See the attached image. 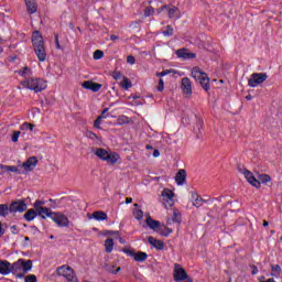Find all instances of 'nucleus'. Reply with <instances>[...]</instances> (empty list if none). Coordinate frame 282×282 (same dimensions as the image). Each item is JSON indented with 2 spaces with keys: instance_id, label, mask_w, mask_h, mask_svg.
<instances>
[{
  "instance_id": "f257e3e1",
  "label": "nucleus",
  "mask_w": 282,
  "mask_h": 282,
  "mask_svg": "<svg viewBox=\"0 0 282 282\" xmlns=\"http://www.w3.org/2000/svg\"><path fill=\"white\" fill-rule=\"evenodd\" d=\"M31 43L33 45L35 56L40 63H45V61H47V52L45 51V41L43 40V34H41V31L33 32Z\"/></svg>"
},
{
  "instance_id": "f03ea898",
  "label": "nucleus",
  "mask_w": 282,
  "mask_h": 282,
  "mask_svg": "<svg viewBox=\"0 0 282 282\" xmlns=\"http://www.w3.org/2000/svg\"><path fill=\"white\" fill-rule=\"evenodd\" d=\"M21 85L22 87H25V89H30L35 94H41V91H45V89H47V83H45V80L40 78L25 79L21 82Z\"/></svg>"
},
{
  "instance_id": "7ed1b4c3",
  "label": "nucleus",
  "mask_w": 282,
  "mask_h": 282,
  "mask_svg": "<svg viewBox=\"0 0 282 282\" xmlns=\"http://www.w3.org/2000/svg\"><path fill=\"white\" fill-rule=\"evenodd\" d=\"M47 217L56 224L57 228H69V218H67L65 214L50 210L45 219H47Z\"/></svg>"
},
{
  "instance_id": "20e7f679",
  "label": "nucleus",
  "mask_w": 282,
  "mask_h": 282,
  "mask_svg": "<svg viewBox=\"0 0 282 282\" xmlns=\"http://www.w3.org/2000/svg\"><path fill=\"white\" fill-rule=\"evenodd\" d=\"M192 76L202 85L204 90L208 91L210 89V78L206 73L202 72L199 67H194L192 69Z\"/></svg>"
},
{
  "instance_id": "39448f33",
  "label": "nucleus",
  "mask_w": 282,
  "mask_h": 282,
  "mask_svg": "<svg viewBox=\"0 0 282 282\" xmlns=\"http://www.w3.org/2000/svg\"><path fill=\"white\" fill-rule=\"evenodd\" d=\"M95 155L99 158V160H102L104 162H107L108 164H116L119 160L118 153L108 152L107 150L102 148H97L95 150Z\"/></svg>"
},
{
  "instance_id": "423d86ee",
  "label": "nucleus",
  "mask_w": 282,
  "mask_h": 282,
  "mask_svg": "<svg viewBox=\"0 0 282 282\" xmlns=\"http://www.w3.org/2000/svg\"><path fill=\"white\" fill-rule=\"evenodd\" d=\"M23 262L21 259L13 263H10V274H13L15 279H25V273H23Z\"/></svg>"
},
{
  "instance_id": "0eeeda50",
  "label": "nucleus",
  "mask_w": 282,
  "mask_h": 282,
  "mask_svg": "<svg viewBox=\"0 0 282 282\" xmlns=\"http://www.w3.org/2000/svg\"><path fill=\"white\" fill-rule=\"evenodd\" d=\"M268 80V74L265 73H253L251 78L248 79L249 87H257Z\"/></svg>"
},
{
  "instance_id": "6e6552de",
  "label": "nucleus",
  "mask_w": 282,
  "mask_h": 282,
  "mask_svg": "<svg viewBox=\"0 0 282 282\" xmlns=\"http://www.w3.org/2000/svg\"><path fill=\"white\" fill-rule=\"evenodd\" d=\"M122 252L128 257H132L138 263H142L149 259V254L144 251H133L131 249H123Z\"/></svg>"
},
{
  "instance_id": "1a4fd4ad",
  "label": "nucleus",
  "mask_w": 282,
  "mask_h": 282,
  "mask_svg": "<svg viewBox=\"0 0 282 282\" xmlns=\"http://www.w3.org/2000/svg\"><path fill=\"white\" fill-rule=\"evenodd\" d=\"M9 208L10 213H25L28 210V203H25V199H15L11 202Z\"/></svg>"
},
{
  "instance_id": "9d476101",
  "label": "nucleus",
  "mask_w": 282,
  "mask_h": 282,
  "mask_svg": "<svg viewBox=\"0 0 282 282\" xmlns=\"http://www.w3.org/2000/svg\"><path fill=\"white\" fill-rule=\"evenodd\" d=\"M188 279V273L186 272V269L182 267V264L175 263L174 264V281L175 282H182L186 281Z\"/></svg>"
},
{
  "instance_id": "9b49d317",
  "label": "nucleus",
  "mask_w": 282,
  "mask_h": 282,
  "mask_svg": "<svg viewBox=\"0 0 282 282\" xmlns=\"http://www.w3.org/2000/svg\"><path fill=\"white\" fill-rule=\"evenodd\" d=\"M39 164V159L36 156H30L22 165H18V169L23 171V173H29L30 171H34Z\"/></svg>"
},
{
  "instance_id": "f8f14e48",
  "label": "nucleus",
  "mask_w": 282,
  "mask_h": 282,
  "mask_svg": "<svg viewBox=\"0 0 282 282\" xmlns=\"http://www.w3.org/2000/svg\"><path fill=\"white\" fill-rule=\"evenodd\" d=\"M43 206H45V202L41 199H36L33 204L34 209L39 213V217L45 219V216L50 212V208Z\"/></svg>"
},
{
  "instance_id": "ddd939ff",
  "label": "nucleus",
  "mask_w": 282,
  "mask_h": 282,
  "mask_svg": "<svg viewBox=\"0 0 282 282\" xmlns=\"http://www.w3.org/2000/svg\"><path fill=\"white\" fill-rule=\"evenodd\" d=\"M181 89L185 96H193V84L188 77H184L181 82Z\"/></svg>"
},
{
  "instance_id": "4468645a",
  "label": "nucleus",
  "mask_w": 282,
  "mask_h": 282,
  "mask_svg": "<svg viewBox=\"0 0 282 282\" xmlns=\"http://www.w3.org/2000/svg\"><path fill=\"white\" fill-rule=\"evenodd\" d=\"M6 172L18 173V175H25V172L19 169V166L0 164V175H3Z\"/></svg>"
},
{
  "instance_id": "2eb2a0df",
  "label": "nucleus",
  "mask_w": 282,
  "mask_h": 282,
  "mask_svg": "<svg viewBox=\"0 0 282 282\" xmlns=\"http://www.w3.org/2000/svg\"><path fill=\"white\" fill-rule=\"evenodd\" d=\"M176 56L183 58L184 61H191L197 58V54L188 52V48H180L176 51Z\"/></svg>"
},
{
  "instance_id": "dca6fc26",
  "label": "nucleus",
  "mask_w": 282,
  "mask_h": 282,
  "mask_svg": "<svg viewBox=\"0 0 282 282\" xmlns=\"http://www.w3.org/2000/svg\"><path fill=\"white\" fill-rule=\"evenodd\" d=\"M162 197L165 198V207H170L173 206L174 202H173V197H175V193L173 191H171L170 188H164L162 192Z\"/></svg>"
},
{
  "instance_id": "f3484780",
  "label": "nucleus",
  "mask_w": 282,
  "mask_h": 282,
  "mask_svg": "<svg viewBox=\"0 0 282 282\" xmlns=\"http://www.w3.org/2000/svg\"><path fill=\"white\" fill-rule=\"evenodd\" d=\"M243 175L247 182L251 184V186H254V188H261V182H259V180L254 177V174H252V172H250L249 170H245Z\"/></svg>"
},
{
  "instance_id": "a211bd4d",
  "label": "nucleus",
  "mask_w": 282,
  "mask_h": 282,
  "mask_svg": "<svg viewBox=\"0 0 282 282\" xmlns=\"http://www.w3.org/2000/svg\"><path fill=\"white\" fill-rule=\"evenodd\" d=\"M82 87L84 89H89L90 91L97 93L100 91V89H102V85L98 84V83H94L91 80H86L82 84Z\"/></svg>"
},
{
  "instance_id": "6ab92c4d",
  "label": "nucleus",
  "mask_w": 282,
  "mask_h": 282,
  "mask_svg": "<svg viewBox=\"0 0 282 282\" xmlns=\"http://www.w3.org/2000/svg\"><path fill=\"white\" fill-rule=\"evenodd\" d=\"M148 243H150V246H153L155 250H164V241L158 240L153 236L148 237Z\"/></svg>"
},
{
  "instance_id": "aec40b11",
  "label": "nucleus",
  "mask_w": 282,
  "mask_h": 282,
  "mask_svg": "<svg viewBox=\"0 0 282 282\" xmlns=\"http://www.w3.org/2000/svg\"><path fill=\"white\" fill-rule=\"evenodd\" d=\"M191 202L193 206H195L196 208H199L204 204V198H202V196H199L197 192H192Z\"/></svg>"
},
{
  "instance_id": "412c9836",
  "label": "nucleus",
  "mask_w": 282,
  "mask_h": 282,
  "mask_svg": "<svg viewBox=\"0 0 282 282\" xmlns=\"http://www.w3.org/2000/svg\"><path fill=\"white\" fill-rule=\"evenodd\" d=\"M175 182L177 186H184V183L186 182V170H178L175 176Z\"/></svg>"
},
{
  "instance_id": "4be33fe9",
  "label": "nucleus",
  "mask_w": 282,
  "mask_h": 282,
  "mask_svg": "<svg viewBox=\"0 0 282 282\" xmlns=\"http://www.w3.org/2000/svg\"><path fill=\"white\" fill-rule=\"evenodd\" d=\"M0 274H2V276L10 274V261L0 260Z\"/></svg>"
},
{
  "instance_id": "5701e85b",
  "label": "nucleus",
  "mask_w": 282,
  "mask_h": 282,
  "mask_svg": "<svg viewBox=\"0 0 282 282\" xmlns=\"http://www.w3.org/2000/svg\"><path fill=\"white\" fill-rule=\"evenodd\" d=\"M26 6V11L29 14H36V10H39V6L36 4V0L24 1Z\"/></svg>"
},
{
  "instance_id": "b1692460",
  "label": "nucleus",
  "mask_w": 282,
  "mask_h": 282,
  "mask_svg": "<svg viewBox=\"0 0 282 282\" xmlns=\"http://www.w3.org/2000/svg\"><path fill=\"white\" fill-rule=\"evenodd\" d=\"M161 10H167V15L169 19H175V17H177V14H180V9L177 7H167V6H163L161 8Z\"/></svg>"
},
{
  "instance_id": "393cba45",
  "label": "nucleus",
  "mask_w": 282,
  "mask_h": 282,
  "mask_svg": "<svg viewBox=\"0 0 282 282\" xmlns=\"http://www.w3.org/2000/svg\"><path fill=\"white\" fill-rule=\"evenodd\" d=\"M36 217H39V212L34 208L29 209L24 214L25 221H34V219H36Z\"/></svg>"
},
{
  "instance_id": "a878e982",
  "label": "nucleus",
  "mask_w": 282,
  "mask_h": 282,
  "mask_svg": "<svg viewBox=\"0 0 282 282\" xmlns=\"http://www.w3.org/2000/svg\"><path fill=\"white\" fill-rule=\"evenodd\" d=\"M145 224L151 230H158V228H160V221L154 220L151 216H149V214L148 218L145 219Z\"/></svg>"
},
{
  "instance_id": "bb28decb",
  "label": "nucleus",
  "mask_w": 282,
  "mask_h": 282,
  "mask_svg": "<svg viewBox=\"0 0 282 282\" xmlns=\"http://www.w3.org/2000/svg\"><path fill=\"white\" fill-rule=\"evenodd\" d=\"M93 219H96V221H107L109 216L105 212L97 210L93 213Z\"/></svg>"
},
{
  "instance_id": "cd10ccee",
  "label": "nucleus",
  "mask_w": 282,
  "mask_h": 282,
  "mask_svg": "<svg viewBox=\"0 0 282 282\" xmlns=\"http://www.w3.org/2000/svg\"><path fill=\"white\" fill-rule=\"evenodd\" d=\"M56 272H57V276H66L68 274V272H72V267L67 265V264H64L62 267H58L56 269Z\"/></svg>"
},
{
  "instance_id": "c85d7f7f",
  "label": "nucleus",
  "mask_w": 282,
  "mask_h": 282,
  "mask_svg": "<svg viewBox=\"0 0 282 282\" xmlns=\"http://www.w3.org/2000/svg\"><path fill=\"white\" fill-rule=\"evenodd\" d=\"M22 261V273L25 275L32 270V260L20 259Z\"/></svg>"
},
{
  "instance_id": "c756f323",
  "label": "nucleus",
  "mask_w": 282,
  "mask_h": 282,
  "mask_svg": "<svg viewBox=\"0 0 282 282\" xmlns=\"http://www.w3.org/2000/svg\"><path fill=\"white\" fill-rule=\"evenodd\" d=\"M10 215V206L8 204H0V217H8Z\"/></svg>"
},
{
  "instance_id": "7c9ffc66",
  "label": "nucleus",
  "mask_w": 282,
  "mask_h": 282,
  "mask_svg": "<svg viewBox=\"0 0 282 282\" xmlns=\"http://www.w3.org/2000/svg\"><path fill=\"white\" fill-rule=\"evenodd\" d=\"M174 32L175 31L173 30V26L166 25L162 29L161 34H163V36H165V37H171V36H173Z\"/></svg>"
},
{
  "instance_id": "2f4dec72",
  "label": "nucleus",
  "mask_w": 282,
  "mask_h": 282,
  "mask_svg": "<svg viewBox=\"0 0 282 282\" xmlns=\"http://www.w3.org/2000/svg\"><path fill=\"white\" fill-rule=\"evenodd\" d=\"M105 248L108 254H111V252H113V240L111 238L106 239Z\"/></svg>"
},
{
  "instance_id": "473e14b6",
  "label": "nucleus",
  "mask_w": 282,
  "mask_h": 282,
  "mask_svg": "<svg viewBox=\"0 0 282 282\" xmlns=\"http://www.w3.org/2000/svg\"><path fill=\"white\" fill-rule=\"evenodd\" d=\"M271 276H275V278L281 276V265L279 264L271 265Z\"/></svg>"
},
{
  "instance_id": "72a5a7b5",
  "label": "nucleus",
  "mask_w": 282,
  "mask_h": 282,
  "mask_svg": "<svg viewBox=\"0 0 282 282\" xmlns=\"http://www.w3.org/2000/svg\"><path fill=\"white\" fill-rule=\"evenodd\" d=\"M119 85L122 87V89H131L133 87V84L129 77H123V80Z\"/></svg>"
},
{
  "instance_id": "f704fd0d",
  "label": "nucleus",
  "mask_w": 282,
  "mask_h": 282,
  "mask_svg": "<svg viewBox=\"0 0 282 282\" xmlns=\"http://www.w3.org/2000/svg\"><path fill=\"white\" fill-rule=\"evenodd\" d=\"M271 181H272V177H270V175H268V174H260L258 176V182H260V185L268 184V182H271Z\"/></svg>"
},
{
  "instance_id": "c9c22d12",
  "label": "nucleus",
  "mask_w": 282,
  "mask_h": 282,
  "mask_svg": "<svg viewBox=\"0 0 282 282\" xmlns=\"http://www.w3.org/2000/svg\"><path fill=\"white\" fill-rule=\"evenodd\" d=\"M133 217L137 221H142V219H144V212L142 209H134Z\"/></svg>"
},
{
  "instance_id": "e433bc0d",
  "label": "nucleus",
  "mask_w": 282,
  "mask_h": 282,
  "mask_svg": "<svg viewBox=\"0 0 282 282\" xmlns=\"http://www.w3.org/2000/svg\"><path fill=\"white\" fill-rule=\"evenodd\" d=\"M64 278L68 281V282H78V279L76 278V273H74V270L70 269V272H68V274L64 275Z\"/></svg>"
},
{
  "instance_id": "4c0bfd02",
  "label": "nucleus",
  "mask_w": 282,
  "mask_h": 282,
  "mask_svg": "<svg viewBox=\"0 0 282 282\" xmlns=\"http://www.w3.org/2000/svg\"><path fill=\"white\" fill-rule=\"evenodd\" d=\"M104 119H107V116H99L96 118V120L94 121L95 129H102L100 124H102Z\"/></svg>"
},
{
  "instance_id": "58836bf2",
  "label": "nucleus",
  "mask_w": 282,
  "mask_h": 282,
  "mask_svg": "<svg viewBox=\"0 0 282 282\" xmlns=\"http://www.w3.org/2000/svg\"><path fill=\"white\" fill-rule=\"evenodd\" d=\"M153 14H155V9H153V7L150 6L144 9L145 18L153 17Z\"/></svg>"
},
{
  "instance_id": "ea45409f",
  "label": "nucleus",
  "mask_w": 282,
  "mask_h": 282,
  "mask_svg": "<svg viewBox=\"0 0 282 282\" xmlns=\"http://www.w3.org/2000/svg\"><path fill=\"white\" fill-rule=\"evenodd\" d=\"M107 272H110V274H118V272H120V270H122V268H117L115 265H108L106 268Z\"/></svg>"
},
{
  "instance_id": "a19ab883",
  "label": "nucleus",
  "mask_w": 282,
  "mask_h": 282,
  "mask_svg": "<svg viewBox=\"0 0 282 282\" xmlns=\"http://www.w3.org/2000/svg\"><path fill=\"white\" fill-rule=\"evenodd\" d=\"M21 130H22V131H34V124L29 123V122H24V123L21 126Z\"/></svg>"
},
{
  "instance_id": "79ce46f5",
  "label": "nucleus",
  "mask_w": 282,
  "mask_h": 282,
  "mask_svg": "<svg viewBox=\"0 0 282 282\" xmlns=\"http://www.w3.org/2000/svg\"><path fill=\"white\" fill-rule=\"evenodd\" d=\"M102 56H105V52L97 50L94 52L93 58L95 61H100V58H102Z\"/></svg>"
},
{
  "instance_id": "37998d69",
  "label": "nucleus",
  "mask_w": 282,
  "mask_h": 282,
  "mask_svg": "<svg viewBox=\"0 0 282 282\" xmlns=\"http://www.w3.org/2000/svg\"><path fill=\"white\" fill-rule=\"evenodd\" d=\"M174 224H182V216L178 214L177 210H174V216L172 218Z\"/></svg>"
},
{
  "instance_id": "c03bdc74",
  "label": "nucleus",
  "mask_w": 282,
  "mask_h": 282,
  "mask_svg": "<svg viewBox=\"0 0 282 282\" xmlns=\"http://www.w3.org/2000/svg\"><path fill=\"white\" fill-rule=\"evenodd\" d=\"M24 282H39V279L34 274H29L25 276Z\"/></svg>"
},
{
  "instance_id": "a18cd8bd",
  "label": "nucleus",
  "mask_w": 282,
  "mask_h": 282,
  "mask_svg": "<svg viewBox=\"0 0 282 282\" xmlns=\"http://www.w3.org/2000/svg\"><path fill=\"white\" fill-rule=\"evenodd\" d=\"M173 229L169 228V227H164V230L161 232V235L163 237H169V235H172Z\"/></svg>"
},
{
  "instance_id": "49530a36",
  "label": "nucleus",
  "mask_w": 282,
  "mask_h": 282,
  "mask_svg": "<svg viewBox=\"0 0 282 282\" xmlns=\"http://www.w3.org/2000/svg\"><path fill=\"white\" fill-rule=\"evenodd\" d=\"M21 135V132L20 131H15L13 132L12 137H11V140L12 142H19V137Z\"/></svg>"
},
{
  "instance_id": "de8ad7c7",
  "label": "nucleus",
  "mask_w": 282,
  "mask_h": 282,
  "mask_svg": "<svg viewBox=\"0 0 282 282\" xmlns=\"http://www.w3.org/2000/svg\"><path fill=\"white\" fill-rule=\"evenodd\" d=\"M158 91H164V79L160 78L159 79V86H158Z\"/></svg>"
},
{
  "instance_id": "09e8293b",
  "label": "nucleus",
  "mask_w": 282,
  "mask_h": 282,
  "mask_svg": "<svg viewBox=\"0 0 282 282\" xmlns=\"http://www.w3.org/2000/svg\"><path fill=\"white\" fill-rule=\"evenodd\" d=\"M112 78H113L115 80H120V78H122V73H120V72H113V73H112Z\"/></svg>"
},
{
  "instance_id": "8fccbe9b",
  "label": "nucleus",
  "mask_w": 282,
  "mask_h": 282,
  "mask_svg": "<svg viewBox=\"0 0 282 282\" xmlns=\"http://www.w3.org/2000/svg\"><path fill=\"white\" fill-rule=\"evenodd\" d=\"M10 230L12 235H19V226L12 225Z\"/></svg>"
},
{
  "instance_id": "3c124183",
  "label": "nucleus",
  "mask_w": 282,
  "mask_h": 282,
  "mask_svg": "<svg viewBox=\"0 0 282 282\" xmlns=\"http://www.w3.org/2000/svg\"><path fill=\"white\" fill-rule=\"evenodd\" d=\"M127 63H129L130 65H135V57L133 55H129L127 57Z\"/></svg>"
},
{
  "instance_id": "603ef678",
  "label": "nucleus",
  "mask_w": 282,
  "mask_h": 282,
  "mask_svg": "<svg viewBox=\"0 0 282 282\" xmlns=\"http://www.w3.org/2000/svg\"><path fill=\"white\" fill-rule=\"evenodd\" d=\"M169 74H171V70H162L161 73H156V76L162 78L164 76H169Z\"/></svg>"
},
{
  "instance_id": "864d4df0",
  "label": "nucleus",
  "mask_w": 282,
  "mask_h": 282,
  "mask_svg": "<svg viewBox=\"0 0 282 282\" xmlns=\"http://www.w3.org/2000/svg\"><path fill=\"white\" fill-rule=\"evenodd\" d=\"M250 268H251V274L252 275L259 274V268H257V265L251 264Z\"/></svg>"
},
{
  "instance_id": "5fc2aeb1",
  "label": "nucleus",
  "mask_w": 282,
  "mask_h": 282,
  "mask_svg": "<svg viewBox=\"0 0 282 282\" xmlns=\"http://www.w3.org/2000/svg\"><path fill=\"white\" fill-rule=\"evenodd\" d=\"M87 135H88V138H89L90 140H98V134H96V133H94V132H91V131H89V132L87 133Z\"/></svg>"
},
{
  "instance_id": "6e6d98bb",
  "label": "nucleus",
  "mask_w": 282,
  "mask_h": 282,
  "mask_svg": "<svg viewBox=\"0 0 282 282\" xmlns=\"http://www.w3.org/2000/svg\"><path fill=\"white\" fill-rule=\"evenodd\" d=\"M28 72H30V68L28 66H25L23 68V70L20 72V76H25L28 74Z\"/></svg>"
},
{
  "instance_id": "4d7b16f0",
  "label": "nucleus",
  "mask_w": 282,
  "mask_h": 282,
  "mask_svg": "<svg viewBox=\"0 0 282 282\" xmlns=\"http://www.w3.org/2000/svg\"><path fill=\"white\" fill-rule=\"evenodd\" d=\"M55 45L57 50H62L61 42L58 41V35H55Z\"/></svg>"
},
{
  "instance_id": "13d9d810",
  "label": "nucleus",
  "mask_w": 282,
  "mask_h": 282,
  "mask_svg": "<svg viewBox=\"0 0 282 282\" xmlns=\"http://www.w3.org/2000/svg\"><path fill=\"white\" fill-rule=\"evenodd\" d=\"M6 235V229H3V224L0 221V237H3Z\"/></svg>"
},
{
  "instance_id": "bf43d9fd",
  "label": "nucleus",
  "mask_w": 282,
  "mask_h": 282,
  "mask_svg": "<svg viewBox=\"0 0 282 282\" xmlns=\"http://www.w3.org/2000/svg\"><path fill=\"white\" fill-rule=\"evenodd\" d=\"M153 158H160V150L158 149L154 150Z\"/></svg>"
},
{
  "instance_id": "052dcab7",
  "label": "nucleus",
  "mask_w": 282,
  "mask_h": 282,
  "mask_svg": "<svg viewBox=\"0 0 282 282\" xmlns=\"http://www.w3.org/2000/svg\"><path fill=\"white\" fill-rule=\"evenodd\" d=\"M108 111H109V108H105L100 116H107L108 118L109 117V115H107Z\"/></svg>"
},
{
  "instance_id": "680f3d73",
  "label": "nucleus",
  "mask_w": 282,
  "mask_h": 282,
  "mask_svg": "<svg viewBox=\"0 0 282 282\" xmlns=\"http://www.w3.org/2000/svg\"><path fill=\"white\" fill-rule=\"evenodd\" d=\"M132 203H133V198H131V197L126 198V204H132Z\"/></svg>"
},
{
  "instance_id": "e2e57ef3",
  "label": "nucleus",
  "mask_w": 282,
  "mask_h": 282,
  "mask_svg": "<svg viewBox=\"0 0 282 282\" xmlns=\"http://www.w3.org/2000/svg\"><path fill=\"white\" fill-rule=\"evenodd\" d=\"M108 235H120V231H113V230H109Z\"/></svg>"
},
{
  "instance_id": "0e129e2a",
  "label": "nucleus",
  "mask_w": 282,
  "mask_h": 282,
  "mask_svg": "<svg viewBox=\"0 0 282 282\" xmlns=\"http://www.w3.org/2000/svg\"><path fill=\"white\" fill-rule=\"evenodd\" d=\"M110 41H118V35H110Z\"/></svg>"
},
{
  "instance_id": "69168bd1",
  "label": "nucleus",
  "mask_w": 282,
  "mask_h": 282,
  "mask_svg": "<svg viewBox=\"0 0 282 282\" xmlns=\"http://www.w3.org/2000/svg\"><path fill=\"white\" fill-rule=\"evenodd\" d=\"M261 282H276V280H274V278H270V279H268L265 281H261Z\"/></svg>"
},
{
  "instance_id": "338daca9",
  "label": "nucleus",
  "mask_w": 282,
  "mask_h": 282,
  "mask_svg": "<svg viewBox=\"0 0 282 282\" xmlns=\"http://www.w3.org/2000/svg\"><path fill=\"white\" fill-rule=\"evenodd\" d=\"M145 149H147L148 151H152L153 145H151V144H147V145H145Z\"/></svg>"
},
{
  "instance_id": "774afa93",
  "label": "nucleus",
  "mask_w": 282,
  "mask_h": 282,
  "mask_svg": "<svg viewBox=\"0 0 282 282\" xmlns=\"http://www.w3.org/2000/svg\"><path fill=\"white\" fill-rule=\"evenodd\" d=\"M246 100H252V95H247Z\"/></svg>"
}]
</instances>
